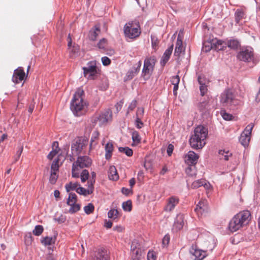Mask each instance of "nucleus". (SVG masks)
I'll list each match as a JSON object with an SVG mask.
<instances>
[{"label": "nucleus", "instance_id": "obj_59", "mask_svg": "<svg viewBox=\"0 0 260 260\" xmlns=\"http://www.w3.org/2000/svg\"><path fill=\"white\" fill-rule=\"evenodd\" d=\"M198 82L199 84L201 85L206 84L207 83V81L204 77L202 76H199L198 78Z\"/></svg>", "mask_w": 260, "mask_h": 260}, {"label": "nucleus", "instance_id": "obj_4", "mask_svg": "<svg viewBox=\"0 0 260 260\" xmlns=\"http://www.w3.org/2000/svg\"><path fill=\"white\" fill-rule=\"evenodd\" d=\"M124 31L125 36L131 39L138 37L141 33L140 26L137 22H129L126 24Z\"/></svg>", "mask_w": 260, "mask_h": 260}, {"label": "nucleus", "instance_id": "obj_47", "mask_svg": "<svg viewBox=\"0 0 260 260\" xmlns=\"http://www.w3.org/2000/svg\"><path fill=\"white\" fill-rule=\"evenodd\" d=\"M219 153L223 156V159L225 160H228L229 157L231 156L232 154L228 151H225L224 150H220Z\"/></svg>", "mask_w": 260, "mask_h": 260}, {"label": "nucleus", "instance_id": "obj_24", "mask_svg": "<svg viewBox=\"0 0 260 260\" xmlns=\"http://www.w3.org/2000/svg\"><path fill=\"white\" fill-rule=\"evenodd\" d=\"M246 17V12L244 9L240 8L236 10L235 13V21L237 23L242 24V20Z\"/></svg>", "mask_w": 260, "mask_h": 260}, {"label": "nucleus", "instance_id": "obj_50", "mask_svg": "<svg viewBox=\"0 0 260 260\" xmlns=\"http://www.w3.org/2000/svg\"><path fill=\"white\" fill-rule=\"evenodd\" d=\"M221 115L223 118L226 120H230L233 117L232 114L227 113L225 111H221Z\"/></svg>", "mask_w": 260, "mask_h": 260}, {"label": "nucleus", "instance_id": "obj_37", "mask_svg": "<svg viewBox=\"0 0 260 260\" xmlns=\"http://www.w3.org/2000/svg\"><path fill=\"white\" fill-rule=\"evenodd\" d=\"M122 209L125 211L130 212L132 209V202L131 200L124 202L122 205Z\"/></svg>", "mask_w": 260, "mask_h": 260}, {"label": "nucleus", "instance_id": "obj_40", "mask_svg": "<svg viewBox=\"0 0 260 260\" xmlns=\"http://www.w3.org/2000/svg\"><path fill=\"white\" fill-rule=\"evenodd\" d=\"M44 231V228L42 225H38L35 228V229L32 231V233L35 236H39L41 235Z\"/></svg>", "mask_w": 260, "mask_h": 260}, {"label": "nucleus", "instance_id": "obj_45", "mask_svg": "<svg viewBox=\"0 0 260 260\" xmlns=\"http://www.w3.org/2000/svg\"><path fill=\"white\" fill-rule=\"evenodd\" d=\"M79 167L73 164L72 169V175L74 178H78L79 177Z\"/></svg>", "mask_w": 260, "mask_h": 260}, {"label": "nucleus", "instance_id": "obj_41", "mask_svg": "<svg viewBox=\"0 0 260 260\" xmlns=\"http://www.w3.org/2000/svg\"><path fill=\"white\" fill-rule=\"evenodd\" d=\"M118 211L116 209H111L108 213V216L109 218L115 219L118 217Z\"/></svg>", "mask_w": 260, "mask_h": 260}, {"label": "nucleus", "instance_id": "obj_11", "mask_svg": "<svg viewBox=\"0 0 260 260\" xmlns=\"http://www.w3.org/2000/svg\"><path fill=\"white\" fill-rule=\"evenodd\" d=\"M92 164L91 159L87 156H82L78 157L77 160L73 163L79 168H88Z\"/></svg>", "mask_w": 260, "mask_h": 260}, {"label": "nucleus", "instance_id": "obj_29", "mask_svg": "<svg viewBox=\"0 0 260 260\" xmlns=\"http://www.w3.org/2000/svg\"><path fill=\"white\" fill-rule=\"evenodd\" d=\"M100 32L101 29L100 26L95 25L94 28H92L89 31L88 35L89 39L91 41H95Z\"/></svg>", "mask_w": 260, "mask_h": 260}, {"label": "nucleus", "instance_id": "obj_33", "mask_svg": "<svg viewBox=\"0 0 260 260\" xmlns=\"http://www.w3.org/2000/svg\"><path fill=\"white\" fill-rule=\"evenodd\" d=\"M226 45L232 49H237L240 46V43L236 39H231L226 42Z\"/></svg>", "mask_w": 260, "mask_h": 260}, {"label": "nucleus", "instance_id": "obj_9", "mask_svg": "<svg viewBox=\"0 0 260 260\" xmlns=\"http://www.w3.org/2000/svg\"><path fill=\"white\" fill-rule=\"evenodd\" d=\"M88 144V140L85 138H80L77 139L72 146V150L74 151L77 154L84 151Z\"/></svg>", "mask_w": 260, "mask_h": 260}, {"label": "nucleus", "instance_id": "obj_36", "mask_svg": "<svg viewBox=\"0 0 260 260\" xmlns=\"http://www.w3.org/2000/svg\"><path fill=\"white\" fill-rule=\"evenodd\" d=\"M80 185L77 183H72L70 182L66 185V189L67 192H69L71 190H76L77 188V187Z\"/></svg>", "mask_w": 260, "mask_h": 260}, {"label": "nucleus", "instance_id": "obj_28", "mask_svg": "<svg viewBox=\"0 0 260 260\" xmlns=\"http://www.w3.org/2000/svg\"><path fill=\"white\" fill-rule=\"evenodd\" d=\"M99 135L100 134L98 131H94L92 133L89 145V151L94 149L98 144V140L99 139Z\"/></svg>", "mask_w": 260, "mask_h": 260}, {"label": "nucleus", "instance_id": "obj_61", "mask_svg": "<svg viewBox=\"0 0 260 260\" xmlns=\"http://www.w3.org/2000/svg\"><path fill=\"white\" fill-rule=\"evenodd\" d=\"M121 192L123 194L128 196L131 192H132V189H129L125 187H122L121 189Z\"/></svg>", "mask_w": 260, "mask_h": 260}, {"label": "nucleus", "instance_id": "obj_30", "mask_svg": "<svg viewBox=\"0 0 260 260\" xmlns=\"http://www.w3.org/2000/svg\"><path fill=\"white\" fill-rule=\"evenodd\" d=\"M113 149L114 147L112 142H109L106 144L105 147V158L107 159H109L111 157Z\"/></svg>", "mask_w": 260, "mask_h": 260}, {"label": "nucleus", "instance_id": "obj_8", "mask_svg": "<svg viewBox=\"0 0 260 260\" xmlns=\"http://www.w3.org/2000/svg\"><path fill=\"white\" fill-rule=\"evenodd\" d=\"M84 75L88 79H93L98 73L96 62L90 61L87 63V67H83Z\"/></svg>", "mask_w": 260, "mask_h": 260}, {"label": "nucleus", "instance_id": "obj_38", "mask_svg": "<svg viewBox=\"0 0 260 260\" xmlns=\"http://www.w3.org/2000/svg\"><path fill=\"white\" fill-rule=\"evenodd\" d=\"M77 196L75 193H70L67 201L68 205H73L77 202Z\"/></svg>", "mask_w": 260, "mask_h": 260}, {"label": "nucleus", "instance_id": "obj_43", "mask_svg": "<svg viewBox=\"0 0 260 260\" xmlns=\"http://www.w3.org/2000/svg\"><path fill=\"white\" fill-rule=\"evenodd\" d=\"M89 172L87 170L82 171L80 175L81 180L82 182L84 183L89 178Z\"/></svg>", "mask_w": 260, "mask_h": 260}, {"label": "nucleus", "instance_id": "obj_57", "mask_svg": "<svg viewBox=\"0 0 260 260\" xmlns=\"http://www.w3.org/2000/svg\"><path fill=\"white\" fill-rule=\"evenodd\" d=\"M201 94L202 96L204 95L207 91V86L206 84L201 85L200 87Z\"/></svg>", "mask_w": 260, "mask_h": 260}, {"label": "nucleus", "instance_id": "obj_58", "mask_svg": "<svg viewBox=\"0 0 260 260\" xmlns=\"http://www.w3.org/2000/svg\"><path fill=\"white\" fill-rule=\"evenodd\" d=\"M102 61L104 66H108L111 63V60L107 56L103 57Z\"/></svg>", "mask_w": 260, "mask_h": 260}, {"label": "nucleus", "instance_id": "obj_23", "mask_svg": "<svg viewBox=\"0 0 260 260\" xmlns=\"http://www.w3.org/2000/svg\"><path fill=\"white\" fill-rule=\"evenodd\" d=\"M192 250L191 253L194 256V260H203L207 255V251L197 248Z\"/></svg>", "mask_w": 260, "mask_h": 260}, {"label": "nucleus", "instance_id": "obj_15", "mask_svg": "<svg viewBox=\"0 0 260 260\" xmlns=\"http://www.w3.org/2000/svg\"><path fill=\"white\" fill-rule=\"evenodd\" d=\"M226 48V41H223L216 39H213L211 42V47L206 51H210L211 49L219 51L224 50Z\"/></svg>", "mask_w": 260, "mask_h": 260}, {"label": "nucleus", "instance_id": "obj_7", "mask_svg": "<svg viewBox=\"0 0 260 260\" xmlns=\"http://www.w3.org/2000/svg\"><path fill=\"white\" fill-rule=\"evenodd\" d=\"M253 126L254 125L253 123L249 124L246 127L241 135L239 141L245 147L249 145L251 134Z\"/></svg>", "mask_w": 260, "mask_h": 260}, {"label": "nucleus", "instance_id": "obj_2", "mask_svg": "<svg viewBox=\"0 0 260 260\" xmlns=\"http://www.w3.org/2000/svg\"><path fill=\"white\" fill-rule=\"evenodd\" d=\"M208 135L207 129L202 126L196 127L193 134L189 139V144L191 148L194 149H201L206 144V139Z\"/></svg>", "mask_w": 260, "mask_h": 260}, {"label": "nucleus", "instance_id": "obj_6", "mask_svg": "<svg viewBox=\"0 0 260 260\" xmlns=\"http://www.w3.org/2000/svg\"><path fill=\"white\" fill-rule=\"evenodd\" d=\"M237 58L243 61L250 62L253 59V50L251 47L243 48L237 54Z\"/></svg>", "mask_w": 260, "mask_h": 260}, {"label": "nucleus", "instance_id": "obj_42", "mask_svg": "<svg viewBox=\"0 0 260 260\" xmlns=\"http://www.w3.org/2000/svg\"><path fill=\"white\" fill-rule=\"evenodd\" d=\"M71 206L69 210V212L71 213H74L77 212L80 209V205L78 204L74 203L73 205H68Z\"/></svg>", "mask_w": 260, "mask_h": 260}, {"label": "nucleus", "instance_id": "obj_56", "mask_svg": "<svg viewBox=\"0 0 260 260\" xmlns=\"http://www.w3.org/2000/svg\"><path fill=\"white\" fill-rule=\"evenodd\" d=\"M136 106H137V101L136 100H133L131 103V104H129V105L128 107L127 112H129L130 111L134 110V109L136 107Z\"/></svg>", "mask_w": 260, "mask_h": 260}, {"label": "nucleus", "instance_id": "obj_64", "mask_svg": "<svg viewBox=\"0 0 260 260\" xmlns=\"http://www.w3.org/2000/svg\"><path fill=\"white\" fill-rule=\"evenodd\" d=\"M23 149V146H21V147H20L19 150L17 151V153H16L17 158H16V161H17L19 159V158L22 152Z\"/></svg>", "mask_w": 260, "mask_h": 260}, {"label": "nucleus", "instance_id": "obj_16", "mask_svg": "<svg viewBox=\"0 0 260 260\" xmlns=\"http://www.w3.org/2000/svg\"><path fill=\"white\" fill-rule=\"evenodd\" d=\"M112 112L110 110L108 109L101 113L96 118L100 124H105L109 121H111L112 120Z\"/></svg>", "mask_w": 260, "mask_h": 260}, {"label": "nucleus", "instance_id": "obj_39", "mask_svg": "<svg viewBox=\"0 0 260 260\" xmlns=\"http://www.w3.org/2000/svg\"><path fill=\"white\" fill-rule=\"evenodd\" d=\"M118 150L120 152L125 153L128 156H132L133 154L132 149L128 147H119Z\"/></svg>", "mask_w": 260, "mask_h": 260}, {"label": "nucleus", "instance_id": "obj_12", "mask_svg": "<svg viewBox=\"0 0 260 260\" xmlns=\"http://www.w3.org/2000/svg\"><path fill=\"white\" fill-rule=\"evenodd\" d=\"M26 77L27 75H25L23 68L22 67H18L14 70L12 80L14 83L18 84L23 80Z\"/></svg>", "mask_w": 260, "mask_h": 260}, {"label": "nucleus", "instance_id": "obj_3", "mask_svg": "<svg viewBox=\"0 0 260 260\" xmlns=\"http://www.w3.org/2000/svg\"><path fill=\"white\" fill-rule=\"evenodd\" d=\"M156 61L155 56L147 57L145 59L141 74L145 80L148 79L152 74Z\"/></svg>", "mask_w": 260, "mask_h": 260}, {"label": "nucleus", "instance_id": "obj_60", "mask_svg": "<svg viewBox=\"0 0 260 260\" xmlns=\"http://www.w3.org/2000/svg\"><path fill=\"white\" fill-rule=\"evenodd\" d=\"M174 149V146L172 144H169L168 146L167 152L169 156H171Z\"/></svg>", "mask_w": 260, "mask_h": 260}, {"label": "nucleus", "instance_id": "obj_51", "mask_svg": "<svg viewBox=\"0 0 260 260\" xmlns=\"http://www.w3.org/2000/svg\"><path fill=\"white\" fill-rule=\"evenodd\" d=\"M147 258L148 260H156V255L155 252L153 251H149L147 254Z\"/></svg>", "mask_w": 260, "mask_h": 260}, {"label": "nucleus", "instance_id": "obj_54", "mask_svg": "<svg viewBox=\"0 0 260 260\" xmlns=\"http://www.w3.org/2000/svg\"><path fill=\"white\" fill-rule=\"evenodd\" d=\"M144 113V109L142 108H138L136 112V118H142Z\"/></svg>", "mask_w": 260, "mask_h": 260}, {"label": "nucleus", "instance_id": "obj_13", "mask_svg": "<svg viewBox=\"0 0 260 260\" xmlns=\"http://www.w3.org/2000/svg\"><path fill=\"white\" fill-rule=\"evenodd\" d=\"M142 65V62L139 60L137 63H136L133 68L129 70L126 74L124 77L125 81H128L132 80L135 76H136L140 71L141 67Z\"/></svg>", "mask_w": 260, "mask_h": 260}, {"label": "nucleus", "instance_id": "obj_53", "mask_svg": "<svg viewBox=\"0 0 260 260\" xmlns=\"http://www.w3.org/2000/svg\"><path fill=\"white\" fill-rule=\"evenodd\" d=\"M142 118H136L135 120V125L137 128H141L143 125L144 123L141 120Z\"/></svg>", "mask_w": 260, "mask_h": 260}, {"label": "nucleus", "instance_id": "obj_48", "mask_svg": "<svg viewBox=\"0 0 260 260\" xmlns=\"http://www.w3.org/2000/svg\"><path fill=\"white\" fill-rule=\"evenodd\" d=\"M51 171L52 172H57L58 170L59 165H58V159H55L51 165Z\"/></svg>", "mask_w": 260, "mask_h": 260}, {"label": "nucleus", "instance_id": "obj_20", "mask_svg": "<svg viewBox=\"0 0 260 260\" xmlns=\"http://www.w3.org/2000/svg\"><path fill=\"white\" fill-rule=\"evenodd\" d=\"M199 156L194 152L189 151L186 156L185 162L188 165H195L198 161Z\"/></svg>", "mask_w": 260, "mask_h": 260}, {"label": "nucleus", "instance_id": "obj_34", "mask_svg": "<svg viewBox=\"0 0 260 260\" xmlns=\"http://www.w3.org/2000/svg\"><path fill=\"white\" fill-rule=\"evenodd\" d=\"M185 169L186 174L190 177H195L197 175V169L194 165H188Z\"/></svg>", "mask_w": 260, "mask_h": 260}, {"label": "nucleus", "instance_id": "obj_63", "mask_svg": "<svg viewBox=\"0 0 260 260\" xmlns=\"http://www.w3.org/2000/svg\"><path fill=\"white\" fill-rule=\"evenodd\" d=\"M170 241V237L168 235H166L162 239V244L163 245H168L169 244Z\"/></svg>", "mask_w": 260, "mask_h": 260}, {"label": "nucleus", "instance_id": "obj_19", "mask_svg": "<svg viewBox=\"0 0 260 260\" xmlns=\"http://www.w3.org/2000/svg\"><path fill=\"white\" fill-rule=\"evenodd\" d=\"M242 227L243 226L240 223V221H238L235 216L231 220L229 224V230L232 232H236Z\"/></svg>", "mask_w": 260, "mask_h": 260}, {"label": "nucleus", "instance_id": "obj_1", "mask_svg": "<svg viewBox=\"0 0 260 260\" xmlns=\"http://www.w3.org/2000/svg\"><path fill=\"white\" fill-rule=\"evenodd\" d=\"M84 92L78 88L75 92L71 103V109L77 116L82 115L86 110L87 104L84 100Z\"/></svg>", "mask_w": 260, "mask_h": 260}, {"label": "nucleus", "instance_id": "obj_55", "mask_svg": "<svg viewBox=\"0 0 260 260\" xmlns=\"http://www.w3.org/2000/svg\"><path fill=\"white\" fill-rule=\"evenodd\" d=\"M171 82L173 85L179 84L180 82V78L179 76L176 75L172 77Z\"/></svg>", "mask_w": 260, "mask_h": 260}, {"label": "nucleus", "instance_id": "obj_14", "mask_svg": "<svg viewBox=\"0 0 260 260\" xmlns=\"http://www.w3.org/2000/svg\"><path fill=\"white\" fill-rule=\"evenodd\" d=\"M194 211L199 216H202L204 214L207 213L208 211L207 201L205 199L201 200L197 205Z\"/></svg>", "mask_w": 260, "mask_h": 260}, {"label": "nucleus", "instance_id": "obj_25", "mask_svg": "<svg viewBox=\"0 0 260 260\" xmlns=\"http://www.w3.org/2000/svg\"><path fill=\"white\" fill-rule=\"evenodd\" d=\"M108 176L110 180L116 181L119 179V175L116 168L114 166H111L108 171Z\"/></svg>", "mask_w": 260, "mask_h": 260}, {"label": "nucleus", "instance_id": "obj_17", "mask_svg": "<svg viewBox=\"0 0 260 260\" xmlns=\"http://www.w3.org/2000/svg\"><path fill=\"white\" fill-rule=\"evenodd\" d=\"M179 203V199L176 197H171L167 200V205L164 207L166 212H171Z\"/></svg>", "mask_w": 260, "mask_h": 260}, {"label": "nucleus", "instance_id": "obj_22", "mask_svg": "<svg viewBox=\"0 0 260 260\" xmlns=\"http://www.w3.org/2000/svg\"><path fill=\"white\" fill-rule=\"evenodd\" d=\"M173 50V45L172 44L165 51L160 60V64L161 66L164 67L168 61L172 53Z\"/></svg>", "mask_w": 260, "mask_h": 260}, {"label": "nucleus", "instance_id": "obj_49", "mask_svg": "<svg viewBox=\"0 0 260 260\" xmlns=\"http://www.w3.org/2000/svg\"><path fill=\"white\" fill-rule=\"evenodd\" d=\"M91 177L88 181L87 184H90V186H94V184L95 182L96 173L94 172L91 173Z\"/></svg>", "mask_w": 260, "mask_h": 260}, {"label": "nucleus", "instance_id": "obj_32", "mask_svg": "<svg viewBox=\"0 0 260 260\" xmlns=\"http://www.w3.org/2000/svg\"><path fill=\"white\" fill-rule=\"evenodd\" d=\"M60 149L58 147V143L57 142H54L53 143V150L49 153L47 158L50 160L53 158L58 153Z\"/></svg>", "mask_w": 260, "mask_h": 260}, {"label": "nucleus", "instance_id": "obj_26", "mask_svg": "<svg viewBox=\"0 0 260 260\" xmlns=\"http://www.w3.org/2000/svg\"><path fill=\"white\" fill-rule=\"evenodd\" d=\"M204 186L206 189H208L210 185L209 183H207L205 179H199L194 181L192 182L191 187L193 189L198 188L201 186Z\"/></svg>", "mask_w": 260, "mask_h": 260}, {"label": "nucleus", "instance_id": "obj_31", "mask_svg": "<svg viewBox=\"0 0 260 260\" xmlns=\"http://www.w3.org/2000/svg\"><path fill=\"white\" fill-rule=\"evenodd\" d=\"M132 139L133 140V146H137L141 143V137L138 132L133 131L132 133Z\"/></svg>", "mask_w": 260, "mask_h": 260}, {"label": "nucleus", "instance_id": "obj_35", "mask_svg": "<svg viewBox=\"0 0 260 260\" xmlns=\"http://www.w3.org/2000/svg\"><path fill=\"white\" fill-rule=\"evenodd\" d=\"M56 238L52 237H46L41 240V243L45 245H51L55 242Z\"/></svg>", "mask_w": 260, "mask_h": 260}, {"label": "nucleus", "instance_id": "obj_10", "mask_svg": "<svg viewBox=\"0 0 260 260\" xmlns=\"http://www.w3.org/2000/svg\"><path fill=\"white\" fill-rule=\"evenodd\" d=\"M235 216L243 226L247 225L251 219L250 212L248 210H244L237 214Z\"/></svg>", "mask_w": 260, "mask_h": 260}, {"label": "nucleus", "instance_id": "obj_52", "mask_svg": "<svg viewBox=\"0 0 260 260\" xmlns=\"http://www.w3.org/2000/svg\"><path fill=\"white\" fill-rule=\"evenodd\" d=\"M106 45L107 40L105 39H102L99 41V43L98 44V46L100 49H105Z\"/></svg>", "mask_w": 260, "mask_h": 260}, {"label": "nucleus", "instance_id": "obj_18", "mask_svg": "<svg viewBox=\"0 0 260 260\" xmlns=\"http://www.w3.org/2000/svg\"><path fill=\"white\" fill-rule=\"evenodd\" d=\"M109 254L108 251L105 248H99L95 252L92 260H108Z\"/></svg>", "mask_w": 260, "mask_h": 260}, {"label": "nucleus", "instance_id": "obj_21", "mask_svg": "<svg viewBox=\"0 0 260 260\" xmlns=\"http://www.w3.org/2000/svg\"><path fill=\"white\" fill-rule=\"evenodd\" d=\"M185 48L183 46L182 38L180 34L178 35L174 52L175 56H179L182 52H184Z\"/></svg>", "mask_w": 260, "mask_h": 260}, {"label": "nucleus", "instance_id": "obj_44", "mask_svg": "<svg viewBox=\"0 0 260 260\" xmlns=\"http://www.w3.org/2000/svg\"><path fill=\"white\" fill-rule=\"evenodd\" d=\"M94 206L92 204H88V205L84 207V210L85 212L87 214H90L92 213L94 211Z\"/></svg>", "mask_w": 260, "mask_h": 260}, {"label": "nucleus", "instance_id": "obj_27", "mask_svg": "<svg viewBox=\"0 0 260 260\" xmlns=\"http://www.w3.org/2000/svg\"><path fill=\"white\" fill-rule=\"evenodd\" d=\"M93 190L94 186H90V184H88V188L87 189L82 187H79L76 189V192L84 196L91 194Z\"/></svg>", "mask_w": 260, "mask_h": 260}, {"label": "nucleus", "instance_id": "obj_62", "mask_svg": "<svg viewBox=\"0 0 260 260\" xmlns=\"http://www.w3.org/2000/svg\"><path fill=\"white\" fill-rule=\"evenodd\" d=\"M137 244V242H135V241H133L132 243V245H131V249L132 250H133L134 252L135 251V254L136 255H138V253H139V250H135V249L136 248V244Z\"/></svg>", "mask_w": 260, "mask_h": 260}, {"label": "nucleus", "instance_id": "obj_46", "mask_svg": "<svg viewBox=\"0 0 260 260\" xmlns=\"http://www.w3.org/2000/svg\"><path fill=\"white\" fill-rule=\"evenodd\" d=\"M58 178V176L57 175L56 172H52L51 171V175L49 178L50 182L54 184L55 183Z\"/></svg>", "mask_w": 260, "mask_h": 260}, {"label": "nucleus", "instance_id": "obj_5", "mask_svg": "<svg viewBox=\"0 0 260 260\" xmlns=\"http://www.w3.org/2000/svg\"><path fill=\"white\" fill-rule=\"evenodd\" d=\"M221 103L224 106H236L240 104V101L235 98V96L230 89L225 90L220 96Z\"/></svg>", "mask_w": 260, "mask_h": 260}]
</instances>
